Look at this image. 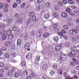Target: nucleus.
<instances>
[{"label": "nucleus", "instance_id": "f257e3e1", "mask_svg": "<svg viewBox=\"0 0 79 79\" xmlns=\"http://www.w3.org/2000/svg\"><path fill=\"white\" fill-rule=\"evenodd\" d=\"M69 33L72 35H76L77 33V31L75 29H72L70 30Z\"/></svg>", "mask_w": 79, "mask_h": 79}, {"label": "nucleus", "instance_id": "f03ea898", "mask_svg": "<svg viewBox=\"0 0 79 79\" xmlns=\"http://www.w3.org/2000/svg\"><path fill=\"white\" fill-rule=\"evenodd\" d=\"M60 58L62 61H65L67 58V56L64 54H62L60 56Z\"/></svg>", "mask_w": 79, "mask_h": 79}, {"label": "nucleus", "instance_id": "7ed1b4c3", "mask_svg": "<svg viewBox=\"0 0 79 79\" xmlns=\"http://www.w3.org/2000/svg\"><path fill=\"white\" fill-rule=\"evenodd\" d=\"M62 47V46L61 45L56 46L55 48V50L56 52H59L61 49Z\"/></svg>", "mask_w": 79, "mask_h": 79}, {"label": "nucleus", "instance_id": "20e7f679", "mask_svg": "<svg viewBox=\"0 0 79 79\" xmlns=\"http://www.w3.org/2000/svg\"><path fill=\"white\" fill-rule=\"evenodd\" d=\"M42 35V29L40 30L39 32L37 33L36 35V37L37 38H39L40 37L41 35Z\"/></svg>", "mask_w": 79, "mask_h": 79}, {"label": "nucleus", "instance_id": "39448f33", "mask_svg": "<svg viewBox=\"0 0 79 79\" xmlns=\"http://www.w3.org/2000/svg\"><path fill=\"white\" fill-rule=\"evenodd\" d=\"M31 58H32V54L31 53H29L27 54L26 55L27 59L30 60V59H31Z\"/></svg>", "mask_w": 79, "mask_h": 79}, {"label": "nucleus", "instance_id": "423d86ee", "mask_svg": "<svg viewBox=\"0 0 79 79\" xmlns=\"http://www.w3.org/2000/svg\"><path fill=\"white\" fill-rule=\"evenodd\" d=\"M64 76L65 79H70V78L69 77V76L67 75V73L66 72L64 73Z\"/></svg>", "mask_w": 79, "mask_h": 79}, {"label": "nucleus", "instance_id": "0eeeda50", "mask_svg": "<svg viewBox=\"0 0 79 79\" xmlns=\"http://www.w3.org/2000/svg\"><path fill=\"white\" fill-rule=\"evenodd\" d=\"M6 33V30L5 29L3 30H1L0 31V35H3V34H5Z\"/></svg>", "mask_w": 79, "mask_h": 79}, {"label": "nucleus", "instance_id": "6e6552de", "mask_svg": "<svg viewBox=\"0 0 79 79\" xmlns=\"http://www.w3.org/2000/svg\"><path fill=\"white\" fill-rule=\"evenodd\" d=\"M21 44V39H18L17 40V46H20Z\"/></svg>", "mask_w": 79, "mask_h": 79}, {"label": "nucleus", "instance_id": "1a4fd4ad", "mask_svg": "<svg viewBox=\"0 0 79 79\" xmlns=\"http://www.w3.org/2000/svg\"><path fill=\"white\" fill-rule=\"evenodd\" d=\"M42 69L44 71H46L47 69V65H43L42 66Z\"/></svg>", "mask_w": 79, "mask_h": 79}, {"label": "nucleus", "instance_id": "9d476101", "mask_svg": "<svg viewBox=\"0 0 79 79\" xmlns=\"http://www.w3.org/2000/svg\"><path fill=\"white\" fill-rule=\"evenodd\" d=\"M39 60H40V56H38L36 57V60L35 61V62L38 63Z\"/></svg>", "mask_w": 79, "mask_h": 79}, {"label": "nucleus", "instance_id": "9b49d317", "mask_svg": "<svg viewBox=\"0 0 79 79\" xmlns=\"http://www.w3.org/2000/svg\"><path fill=\"white\" fill-rule=\"evenodd\" d=\"M53 40L55 41V42H58L59 38L57 36L53 38Z\"/></svg>", "mask_w": 79, "mask_h": 79}, {"label": "nucleus", "instance_id": "f8f14e48", "mask_svg": "<svg viewBox=\"0 0 79 79\" xmlns=\"http://www.w3.org/2000/svg\"><path fill=\"white\" fill-rule=\"evenodd\" d=\"M61 16L62 17H63V18H67V16H68V15H67V14L65 13H62L61 14Z\"/></svg>", "mask_w": 79, "mask_h": 79}, {"label": "nucleus", "instance_id": "ddd939ff", "mask_svg": "<svg viewBox=\"0 0 79 79\" xmlns=\"http://www.w3.org/2000/svg\"><path fill=\"white\" fill-rule=\"evenodd\" d=\"M25 48L27 49L29 47V43H26L24 46Z\"/></svg>", "mask_w": 79, "mask_h": 79}, {"label": "nucleus", "instance_id": "4468645a", "mask_svg": "<svg viewBox=\"0 0 79 79\" xmlns=\"http://www.w3.org/2000/svg\"><path fill=\"white\" fill-rule=\"evenodd\" d=\"M8 74L10 77H12L13 76V73L10 70L8 71Z\"/></svg>", "mask_w": 79, "mask_h": 79}, {"label": "nucleus", "instance_id": "2eb2a0df", "mask_svg": "<svg viewBox=\"0 0 79 79\" xmlns=\"http://www.w3.org/2000/svg\"><path fill=\"white\" fill-rule=\"evenodd\" d=\"M31 19L30 18L28 19L26 22V25H27V26H28L29 24H30V23H31Z\"/></svg>", "mask_w": 79, "mask_h": 79}, {"label": "nucleus", "instance_id": "dca6fc26", "mask_svg": "<svg viewBox=\"0 0 79 79\" xmlns=\"http://www.w3.org/2000/svg\"><path fill=\"white\" fill-rule=\"evenodd\" d=\"M50 34L49 33H45L43 34V36L44 37H47L49 36Z\"/></svg>", "mask_w": 79, "mask_h": 79}, {"label": "nucleus", "instance_id": "f3484780", "mask_svg": "<svg viewBox=\"0 0 79 79\" xmlns=\"http://www.w3.org/2000/svg\"><path fill=\"white\" fill-rule=\"evenodd\" d=\"M40 10V7L39 6H36L35 7V10L36 11H39Z\"/></svg>", "mask_w": 79, "mask_h": 79}, {"label": "nucleus", "instance_id": "a211bd4d", "mask_svg": "<svg viewBox=\"0 0 79 79\" xmlns=\"http://www.w3.org/2000/svg\"><path fill=\"white\" fill-rule=\"evenodd\" d=\"M13 20V19H11L10 17H9L7 19V22L8 23H10L11 22L12 20Z\"/></svg>", "mask_w": 79, "mask_h": 79}, {"label": "nucleus", "instance_id": "6ab92c4d", "mask_svg": "<svg viewBox=\"0 0 79 79\" xmlns=\"http://www.w3.org/2000/svg\"><path fill=\"white\" fill-rule=\"evenodd\" d=\"M14 37V35L13 34H11L8 37V39H12L13 37Z\"/></svg>", "mask_w": 79, "mask_h": 79}, {"label": "nucleus", "instance_id": "aec40b11", "mask_svg": "<svg viewBox=\"0 0 79 79\" xmlns=\"http://www.w3.org/2000/svg\"><path fill=\"white\" fill-rule=\"evenodd\" d=\"M36 16L35 15L32 17L31 20L32 21H36Z\"/></svg>", "mask_w": 79, "mask_h": 79}, {"label": "nucleus", "instance_id": "412c9836", "mask_svg": "<svg viewBox=\"0 0 79 79\" xmlns=\"http://www.w3.org/2000/svg\"><path fill=\"white\" fill-rule=\"evenodd\" d=\"M27 74H28V72L27 70H25L23 72V74L24 76H27Z\"/></svg>", "mask_w": 79, "mask_h": 79}, {"label": "nucleus", "instance_id": "4be33fe9", "mask_svg": "<svg viewBox=\"0 0 79 79\" xmlns=\"http://www.w3.org/2000/svg\"><path fill=\"white\" fill-rule=\"evenodd\" d=\"M14 76L15 77L17 78L19 76V74L17 73H15L14 74Z\"/></svg>", "mask_w": 79, "mask_h": 79}, {"label": "nucleus", "instance_id": "5701e85b", "mask_svg": "<svg viewBox=\"0 0 79 79\" xmlns=\"http://www.w3.org/2000/svg\"><path fill=\"white\" fill-rule=\"evenodd\" d=\"M44 17L46 19H48V18H49V14H47L45 15H44Z\"/></svg>", "mask_w": 79, "mask_h": 79}, {"label": "nucleus", "instance_id": "b1692460", "mask_svg": "<svg viewBox=\"0 0 79 79\" xmlns=\"http://www.w3.org/2000/svg\"><path fill=\"white\" fill-rule=\"evenodd\" d=\"M71 54L72 55H75L76 54V51H72L71 52Z\"/></svg>", "mask_w": 79, "mask_h": 79}, {"label": "nucleus", "instance_id": "393cba45", "mask_svg": "<svg viewBox=\"0 0 79 79\" xmlns=\"http://www.w3.org/2000/svg\"><path fill=\"white\" fill-rule=\"evenodd\" d=\"M34 12H32L29 13V16L30 17H32V16H34Z\"/></svg>", "mask_w": 79, "mask_h": 79}, {"label": "nucleus", "instance_id": "a878e982", "mask_svg": "<svg viewBox=\"0 0 79 79\" xmlns=\"http://www.w3.org/2000/svg\"><path fill=\"white\" fill-rule=\"evenodd\" d=\"M58 34L60 35L61 36L63 37H65V36L64 35V34H63V33H62L61 32H58Z\"/></svg>", "mask_w": 79, "mask_h": 79}, {"label": "nucleus", "instance_id": "bb28decb", "mask_svg": "<svg viewBox=\"0 0 79 79\" xmlns=\"http://www.w3.org/2000/svg\"><path fill=\"white\" fill-rule=\"evenodd\" d=\"M5 57L6 58H8L10 57V55L7 53H6L5 55Z\"/></svg>", "mask_w": 79, "mask_h": 79}, {"label": "nucleus", "instance_id": "cd10ccee", "mask_svg": "<svg viewBox=\"0 0 79 79\" xmlns=\"http://www.w3.org/2000/svg\"><path fill=\"white\" fill-rule=\"evenodd\" d=\"M6 38V35H4L2 38V40H5Z\"/></svg>", "mask_w": 79, "mask_h": 79}, {"label": "nucleus", "instance_id": "c85d7f7f", "mask_svg": "<svg viewBox=\"0 0 79 79\" xmlns=\"http://www.w3.org/2000/svg\"><path fill=\"white\" fill-rule=\"evenodd\" d=\"M21 64L22 66H23V67H24V66H26V63L25 62L23 61H22L21 62Z\"/></svg>", "mask_w": 79, "mask_h": 79}, {"label": "nucleus", "instance_id": "c756f323", "mask_svg": "<svg viewBox=\"0 0 79 79\" xmlns=\"http://www.w3.org/2000/svg\"><path fill=\"white\" fill-rule=\"evenodd\" d=\"M22 21V19L21 18H19V19L17 20V23H21V21Z\"/></svg>", "mask_w": 79, "mask_h": 79}, {"label": "nucleus", "instance_id": "7c9ffc66", "mask_svg": "<svg viewBox=\"0 0 79 79\" xmlns=\"http://www.w3.org/2000/svg\"><path fill=\"white\" fill-rule=\"evenodd\" d=\"M12 32V31L11 30H9L7 31V34H8V35H10V34Z\"/></svg>", "mask_w": 79, "mask_h": 79}, {"label": "nucleus", "instance_id": "2f4dec72", "mask_svg": "<svg viewBox=\"0 0 79 79\" xmlns=\"http://www.w3.org/2000/svg\"><path fill=\"white\" fill-rule=\"evenodd\" d=\"M53 68L54 69H57V65L56 64H54L53 66Z\"/></svg>", "mask_w": 79, "mask_h": 79}, {"label": "nucleus", "instance_id": "473e14b6", "mask_svg": "<svg viewBox=\"0 0 79 79\" xmlns=\"http://www.w3.org/2000/svg\"><path fill=\"white\" fill-rule=\"evenodd\" d=\"M68 2L70 4H74V2L72 0H68Z\"/></svg>", "mask_w": 79, "mask_h": 79}, {"label": "nucleus", "instance_id": "72a5a7b5", "mask_svg": "<svg viewBox=\"0 0 79 79\" xmlns=\"http://www.w3.org/2000/svg\"><path fill=\"white\" fill-rule=\"evenodd\" d=\"M63 27L64 28V29L65 30H68V27L67 25H64L63 26Z\"/></svg>", "mask_w": 79, "mask_h": 79}, {"label": "nucleus", "instance_id": "f704fd0d", "mask_svg": "<svg viewBox=\"0 0 79 79\" xmlns=\"http://www.w3.org/2000/svg\"><path fill=\"white\" fill-rule=\"evenodd\" d=\"M43 79H49V78L47 77V76L45 75H44L43 76Z\"/></svg>", "mask_w": 79, "mask_h": 79}, {"label": "nucleus", "instance_id": "c9c22d12", "mask_svg": "<svg viewBox=\"0 0 79 79\" xmlns=\"http://www.w3.org/2000/svg\"><path fill=\"white\" fill-rule=\"evenodd\" d=\"M12 30L14 32L16 31V30H17V27H14L12 29Z\"/></svg>", "mask_w": 79, "mask_h": 79}, {"label": "nucleus", "instance_id": "e433bc0d", "mask_svg": "<svg viewBox=\"0 0 79 79\" xmlns=\"http://www.w3.org/2000/svg\"><path fill=\"white\" fill-rule=\"evenodd\" d=\"M5 44L6 46H9L10 45V42L9 41L6 42L5 43Z\"/></svg>", "mask_w": 79, "mask_h": 79}, {"label": "nucleus", "instance_id": "4c0bfd02", "mask_svg": "<svg viewBox=\"0 0 79 79\" xmlns=\"http://www.w3.org/2000/svg\"><path fill=\"white\" fill-rule=\"evenodd\" d=\"M58 26L57 23H56L53 25V27L54 29H56L57 28V26Z\"/></svg>", "mask_w": 79, "mask_h": 79}, {"label": "nucleus", "instance_id": "58836bf2", "mask_svg": "<svg viewBox=\"0 0 79 79\" xmlns=\"http://www.w3.org/2000/svg\"><path fill=\"white\" fill-rule=\"evenodd\" d=\"M67 25L69 26H73V23H67Z\"/></svg>", "mask_w": 79, "mask_h": 79}, {"label": "nucleus", "instance_id": "ea45409f", "mask_svg": "<svg viewBox=\"0 0 79 79\" xmlns=\"http://www.w3.org/2000/svg\"><path fill=\"white\" fill-rule=\"evenodd\" d=\"M66 11L67 13H69L71 11V10L69 8H67L66 9Z\"/></svg>", "mask_w": 79, "mask_h": 79}, {"label": "nucleus", "instance_id": "a19ab883", "mask_svg": "<svg viewBox=\"0 0 79 79\" xmlns=\"http://www.w3.org/2000/svg\"><path fill=\"white\" fill-rule=\"evenodd\" d=\"M50 2H47L45 3V5L46 6H47V7L48 6V7L50 6Z\"/></svg>", "mask_w": 79, "mask_h": 79}, {"label": "nucleus", "instance_id": "79ce46f5", "mask_svg": "<svg viewBox=\"0 0 79 79\" xmlns=\"http://www.w3.org/2000/svg\"><path fill=\"white\" fill-rule=\"evenodd\" d=\"M3 7V4L2 3H0V9H2Z\"/></svg>", "mask_w": 79, "mask_h": 79}, {"label": "nucleus", "instance_id": "37998d69", "mask_svg": "<svg viewBox=\"0 0 79 79\" xmlns=\"http://www.w3.org/2000/svg\"><path fill=\"white\" fill-rule=\"evenodd\" d=\"M2 50H3V51H6V50H7V48H6V47H2Z\"/></svg>", "mask_w": 79, "mask_h": 79}, {"label": "nucleus", "instance_id": "c03bdc74", "mask_svg": "<svg viewBox=\"0 0 79 79\" xmlns=\"http://www.w3.org/2000/svg\"><path fill=\"white\" fill-rule=\"evenodd\" d=\"M27 37H28V36H27V34H25L24 37V40H27Z\"/></svg>", "mask_w": 79, "mask_h": 79}, {"label": "nucleus", "instance_id": "a18cd8bd", "mask_svg": "<svg viewBox=\"0 0 79 79\" xmlns=\"http://www.w3.org/2000/svg\"><path fill=\"white\" fill-rule=\"evenodd\" d=\"M16 71V70L15 69V68H12L11 69V72L12 73H15V71Z\"/></svg>", "mask_w": 79, "mask_h": 79}, {"label": "nucleus", "instance_id": "49530a36", "mask_svg": "<svg viewBox=\"0 0 79 79\" xmlns=\"http://www.w3.org/2000/svg\"><path fill=\"white\" fill-rule=\"evenodd\" d=\"M35 34V31H32L31 32V35L32 36L34 35Z\"/></svg>", "mask_w": 79, "mask_h": 79}, {"label": "nucleus", "instance_id": "de8ad7c7", "mask_svg": "<svg viewBox=\"0 0 79 79\" xmlns=\"http://www.w3.org/2000/svg\"><path fill=\"white\" fill-rule=\"evenodd\" d=\"M13 6V8H16V7H17V4L16 3H14Z\"/></svg>", "mask_w": 79, "mask_h": 79}, {"label": "nucleus", "instance_id": "09e8293b", "mask_svg": "<svg viewBox=\"0 0 79 79\" xmlns=\"http://www.w3.org/2000/svg\"><path fill=\"white\" fill-rule=\"evenodd\" d=\"M4 66V64L2 62L0 63V67L2 68Z\"/></svg>", "mask_w": 79, "mask_h": 79}, {"label": "nucleus", "instance_id": "8fccbe9b", "mask_svg": "<svg viewBox=\"0 0 79 79\" xmlns=\"http://www.w3.org/2000/svg\"><path fill=\"white\" fill-rule=\"evenodd\" d=\"M50 74L52 75L54 74H55V71L53 70H51L50 72Z\"/></svg>", "mask_w": 79, "mask_h": 79}, {"label": "nucleus", "instance_id": "3c124183", "mask_svg": "<svg viewBox=\"0 0 79 79\" xmlns=\"http://www.w3.org/2000/svg\"><path fill=\"white\" fill-rule=\"evenodd\" d=\"M16 2L18 4H21V0H16Z\"/></svg>", "mask_w": 79, "mask_h": 79}, {"label": "nucleus", "instance_id": "603ef678", "mask_svg": "<svg viewBox=\"0 0 79 79\" xmlns=\"http://www.w3.org/2000/svg\"><path fill=\"white\" fill-rule=\"evenodd\" d=\"M15 17L16 18H18L19 17V14H16Z\"/></svg>", "mask_w": 79, "mask_h": 79}, {"label": "nucleus", "instance_id": "864d4df0", "mask_svg": "<svg viewBox=\"0 0 79 79\" xmlns=\"http://www.w3.org/2000/svg\"><path fill=\"white\" fill-rule=\"evenodd\" d=\"M67 19L68 21H71L72 20V18H71V17H68L67 18Z\"/></svg>", "mask_w": 79, "mask_h": 79}, {"label": "nucleus", "instance_id": "5fc2aeb1", "mask_svg": "<svg viewBox=\"0 0 79 79\" xmlns=\"http://www.w3.org/2000/svg\"><path fill=\"white\" fill-rule=\"evenodd\" d=\"M25 6H26V3H24L22 4L20 7L21 8H24Z\"/></svg>", "mask_w": 79, "mask_h": 79}, {"label": "nucleus", "instance_id": "6e6d98bb", "mask_svg": "<svg viewBox=\"0 0 79 79\" xmlns=\"http://www.w3.org/2000/svg\"><path fill=\"white\" fill-rule=\"evenodd\" d=\"M63 3H64V4H67V3H68V1L65 0H63Z\"/></svg>", "mask_w": 79, "mask_h": 79}, {"label": "nucleus", "instance_id": "4d7b16f0", "mask_svg": "<svg viewBox=\"0 0 79 79\" xmlns=\"http://www.w3.org/2000/svg\"><path fill=\"white\" fill-rule=\"evenodd\" d=\"M65 46H66V47H69V43H66L65 44Z\"/></svg>", "mask_w": 79, "mask_h": 79}, {"label": "nucleus", "instance_id": "13d9d810", "mask_svg": "<svg viewBox=\"0 0 79 79\" xmlns=\"http://www.w3.org/2000/svg\"><path fill=\"white\" fill-rule=\"evenodd\" d=\"M74 13H75L79 14V10H75L74 11Z\"/></svg>", "mask_w": 79, "mask_h": 79}, {"label": "nucleus", "instance_id": "bf43d9fd", "mask_svg": "<svg viewBox=\"0 0 79 79\" xmlns=\"http://www.w3.org/2000/svg\"><path fill=\"white\" fill-rule=\"evenodd\" d=\"M4 27H5V25H1L0 26V28L1 29H3Z\"/></svg>", "mask_w": 79, "mask_h": 79}, {"label": "nucleus", "instance_id": "052dcab7", "mask_svg": "<svg viewBox=\"0 0 79 79\" xmlns=\"http://www.w3.org/2000/svg\"><path fill=\"white\" fill-rule=\"evenodd\" d=\"M70 64H71L72 66H74V65H75V63L73 61L71 62Z\"/></svg>", "mask_w": 79, "mask_h": 79}, {"label": "nucleus", "instance_id": "680f3d73", "mask_svg": "<svg viewBox=\"0 0 79 79\" xmlns=\"http://www.w3.org/2000/svg\"><path fill=\"white\" fill-rule=\"evenodd\" d=\"M67 55L68 56H69V57H71V56H72L71 53H69Z\"/></svg>", "mask_w": 79, "mask_h": 79}, {"label": "nucleus", "instance_id": "e2e57ef3", "mask_svg": "<svg viewBox=\"0 0 79 79\" xmlns=\"http://www.w3.org/2000/svg\"><path fill=\"white\" fill-rule=\"evenodd\" d=\"M4 69L5 70H8L9 68L7 66H5L4 67Z\"/></svg>", "mask_w": 79, "mask_h": 79}, {"label": "nucleus", "instance_id": "0e129e2a", "mask_svg": "<svg viewBox=\"0 0 79 79\" xmlns=\"http://www.w3.org/2000/svg\"><path fill=\"white\" fill-rule=\"evenodd\" d=\"M43 0H37V2H38V3H41V2H42Z\"/></svg>", "mask_w": 79, "mask_h": 79}, {"label": "nucleus", "instance_id": "69168bd1", "mask_svg": "<svg viewBox=\"0 0 79 79\" xmlns=\"http://www.w3.org/2000/svg\"><path fill=\"white\" fill-rule=\"evenodd\" d=\"M11 49H12V50H14V49H15V45L12 46L11 47Z\"/></svg>", "mask_w": 79, "mask_h": 79}, {"label": "nucleus", "instance_id": "338daca9", "mask_svg": "<svg viewBox=\"0 0 79 79\" xmlns=\"http://www.w3.org/2000/svg\"><path fill=\"white\" fill-rule=\"evenodd\" d=\"M61 32H62V33H63V34H65V33L66 32V31H65V30H61Z\"/></svg>", "mask_w": 79, "mask_h": 79}, {"label": "nucleus", "instance_id": "774afa93", "mask_svg": "<svg viewBox=\"0 0 79 79\" xmlns=\"http://www.w3.org/2000/svg\"><path fill=\"white\" fill-rule=\"evenodd\" d=\"M58 4L60 6H63V4L61 2H59Z\"/></svg>", "mask_w": 79, "mask_h": 79}]
</instances>
